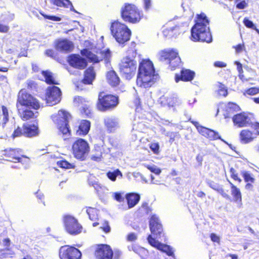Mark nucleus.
I'll return each instance as SVG.
<instances>
[{
    "label": "nucleus",
    "mask_w": 259,
    "mask_h": 259,
    "mask_svg": "<svg viewBox=\"0 0 259 259\" xmlns=\"http://www.w3.org/2000/svg\"><path fill=\"white\" fill-rule=\"evenodd\" d=\"M71 116L67 111L60 110L53 117V120L56 124L58 134L61 135L65 140L68 139L71 135V130L69 124Z\"/></svg>",
    "instance_id": "5"
},
{
    "label": "nucleus",
    "mask_w": 259,
    "mask_h": 259,
    "mask_svg": "<svg viewBox=\"0 0 259 259\" xmlns=\"http://www.w3.org/2000/svg\"><path fill=\"white\" fill-rule=\"evenodd\" d=\"M41 75L45 78V81L49 85H59V82L56 80L53 73L49 70H43L41 72Z\"/></svg>",
    "instance_id": "34"
},
{
    "label": "nucleus",
    "mask_w": 259,
    "mask_h": 259,
    "mask_svg": "<svg viewBox=\"0 0 259 259\" xmlns=\"http://www.w3.org/2000/svg\"><path fill=\"white\" fill-rule=\"evenodd\" d=\"M138 72L154 75L155 70L152 62L149 59H143L139 63Z\"/></svg>",
    "instance_id": "22"
},
{
    "label": "nucleus",
    "mask_w": 259,
    "mask_h": 259,
    "mask_svg": "<svg viewBox=\"0 0 259 259\" xmlns=\"http://www.w3.org/2000/svg\"><path fill=\"white\" fill-rule=\"evenodd\" d=\"M229 183L233 201L239 204H242V197L240 189L230 181H229Z\"/></svg>",
    "instance_id": "32"
},
{
    "label": "nucleus",
    "mask_w": 259,
    "mask_h": 259,
    "mask_svg": "<svg viewBox=\"0 0 259 259\" xmlns=\"http://www.w3.org/2000/svg\"><path fill=\"white\" fill-rule=\"evenodd\" d=\"M59 257L60 259H81L80 250L74 246L65 245L59 249Z\"/></svg>",
    "instance_id": "14"
},
{
    "label": "nucleus",
    "mask_w": 259,
    "mask_h": 259,
    "mask_svg": "<svg viewBox=\"0 0 259 259\" xmlns=\"http://www.w3.org/2000/svg\"><path fill=\"white\" fill-rule=\"evenodd\" d=\"M255 138V134L248 129H244L240 131L239 140L242 144H248L252 142Z\"/></svg>",
    "instance_id": "29"
},
{
    "label": "nucleus",
    "mask_w": 259,
    "mask_h": 259,
    "mask_svg": "<svg viewBox=\"0 0 259 259\" xmlns=\"http://www.w3.org/2000/svg\"><path fill=\"white\" fill-rule=\"evenodd\" d=\"M81 53L82 55L85 56L87 57L90 62L94 63L100 62V60L98 59V55L96 53V54H94L88 49H84L81 51Z\"/></svg>",
    "instance_id": "36"
},
{
    "label": "nucleus",
    "mask_w": 259,
    "mask_h": 259,
    "mask_svg": "<svg viewBox=\"0 0 259 259\" xmlns=\"http://www.w3.org/2000/svg\"><path fill=\"white\" fill-rule=\"evenodd\" d=\"M244 181L245 183V189L249 191H252L254 190V184L255 183L254 176L249 171L243 170L241 172Z\"/></svg>",
    "instance_id": "23"
},
{
    "label": "nucleus",
    "mask_w": 259,
    "mask_h": 259,
    "mask_svg": "<svg viewBox=\"0 0 259 259\" xmlns=\"http://www.w3.org/2000/svg\"><path fill=\"white\" fill-rule=\"evenodd\" d=\"M179 102L177 98L171 97L167 100V105L169 107H174L179 105Z\"/></svg>",
    "instance_id": "52"
},
{
    "label": "nucleus",
    "mask_w": 259,
    "mask_h": 259,
    "mask_svg": "<svg viewBox=\"0 0 259 259\" xmlns=\"http://www.w3.org/2000/svg\"><path fill=\"white\" fill-rule=\"evenodd\" d=\"M96 76V73L94 67L90 66L85 69L83 72V76L80 82L84 84H92Z\"/></svg>",
    "instance_id": "25"
},
{
    "label": "nucleus",
    "mask_w": 259,
    "mask_h": 259,
    "mask_svg": "<svg viewBox=\"0 0 259 259\" xmlns=\"http://www.w3.org/2000/svg\"><path fill=\"white\" fill-rule=\"evenodd\" d=\"M244 25L248 28H251L255 30L258 33H259V29L256 28L253 23L247 18L245 17L243 20Z\"/></svg>",
    "instance_id": "45"
},
{
    "label": "nucleus",
    "mask_w": 259,
    "mask_h": 259,
    "mask_svg": "<svg viewBox=\"0 0 259 259\" xmlns=\"http://www.w3.org/2000/svg\"><path fill=\"white\" fill-rule=\"evenodd\" d=\"M149 147L155 154H158L159 152V145L158 143H151Z\"/></svg>",
    "instance_id": "53"
},
{
    "label": "nucleus",
    "mask_w": 259,
    "mask_h": 259,
    "mask_svg": "<svg viewBox=\"0 0 259 259\" xmlns=\"http://www.w3.org/2000/svg\"><path fill=\"white\" fill-rule=\"evenodd\" d=\"M141 207L143 211L147 214L151 213L152 210L147 202L143 203Z\"/></svg>",
    "instance_id": "56"
},
{
    "label": "nucleus",
    "mask_w": 259,
    "mask_h": 259,
    "mask_svg": "<svg viewBox=\"0 0 259 259\" xmlns=\"http://www.w3.org/2000/svg\"><path fill=\"white\" fill-rule=\"evenodd\" d=\"M108 83L112 87H117L120 82V79L116 72L113 70L108 71L106 75Z\"/></svg>",
    "instance_id": "31"
},
{
    "label": "nucleus",
    "mask_w": 259,
    "mask_h": 259,
    "mask_svg": "<svg viewBox=\"0 0 259 259\" xmlns=\"http://www.w3.org/2000/svg\"><path fill=\"white\" fill-rule=\"evenodd\" d=\"M40 14L45 18L47 19H49L50 20H52L54 21H59L61 20V18L59 17L56 16H50L47 15L46 14H44L42 13H40Z\"/></svg>",
    "instance_id": "57"
},
{
    "label": "nucleus",
    "mask_w": 259,
    "mask_h": 259,
    "mask_svg": "<svg viewBox=\"0 0 259 259\" xmlns=\"http://www.w3.org/2000/svg\"><path fill=\"white\" fill-rule=\"evenodd\" d=\"M3 112V124H5L9 121V112L7 108L4 106H2Z\"/></svg>",
    "instance_id": "50"
},
{
    "label": "nucleus",
    "mask_w": 259,
    "mask_h": 259,
    "mask_svg": "<svg viewBox=\"0 0 259 259\" xmlns=\"http://www.w3.org/2000/svg\"><path fill=\"white\" fill-rule=\"evenodd\" d=\"M91 127V122L86 119L81 120L77 130L76 131V134L79 136H84L87 135Z\"/></svg>",
    "instance_id": "30"
},
{
    "label": "nucleus",
    "mask_w": 259,
    "mask_h": 259,
    "mask_svg": "<svg viewBox=\"0 0 259 259\" xmlns=\"http://www.w3.org/2000/svg\"><path fill=\"white\" fill-rule=\"evenodd\" d=\"M110 29L112 35L119 44L123 45L130 39L132 32L125 24L114 21L111 23Z\"/></svg>",
    "instance_id": "6"
},
{
    "label": "nucleus",
    "mask_w": 259,
    "mask_h": 259,
    "mask_svg": "<svg viewBox=\"0 0 259 259\" xmlns=\"http://www.w3.org/2000/svg\"><path fill=\"white\" fill-rule=\"evenodd\" d=\"M197 128L198 132L203 136L210 141L221 139L219 133L214 130L200 125L198 121L189 120Z\"/></svg>",
    "instance_id": "17"
},
{
    "label": "nucleus",
    "mask_w": 259,
    "mask_h": 259,
    "mask_svg": "<svg viewBox=\"0 0 259 259\" xmlns=\"http://www.w3.org/2000/svg\"><path fill=\"white\" fill-rule=\"evenodd\" d=\"M121 17L126 22L132 24L140 22L143 15L141 12L134 4L125 3L120 11Z\"/></svg>",
    "instance_id": "9"
},
{
    "label": "nucleus",
    "mask_w": 259,
    "mask_h": 259,
    "mask_svg": "<svg viewBox=\"0 0 259 259\" xmlns=\"http://www.w3.org/2000/svg\"><path fill=\"white\" fill-rule=\"evenodd\" d=\"M154 76L138 72L136 79L137 86L144 89L150 88L154 83Z\"/></svg>",
    "instance_id": "18"
},
{
    "label": "nucleus",
    "mask_w": 259,
    "mask_h": 259,
    "mask_svg": "<svg viewBox=\"0 0 259 259\" xmlns=\"http://www.w3.org/2000/svg\"><path fill=\"white\" fill-rule=\"evenodd\" d=\"M146 167L151 172H154V174H155L156 175H159L161 172V170L158 168H156L155 167L152 166L150 165H147V166H146Z\"/></svg>",
    "instance_id": "62"
},
{
    "label": "nucleus",
    "mask_w": 259,
    "mask_h": 259,
    "mask_svg": "<svg viewBox=\"0 0 259 259\" xmlns=\"http://www.w3.org/2000/svg\"><path fill=\"white\" fill-rule=\"evenodd\" d=\"M98 55V59L100 60V62L104 61L106 64L110 61L111 57V52L109 49H107L105 50H98L96 51Z\"/></svg>",
    "instance_id": "35"
},
{
    "label": "nucleus",
    "mask_w": 259,
    "mask_h": 259,
    "mask_svg": "<svg viewBox=\"0 0 259 259\" xmlns=\"http://www.w3.org/2000/svg\"><path fill=\"white\" fill-rule=\"evenodd\" d=\"M137 239V236L135 233H130L126 236V240L128 241H135Z\"/></svg>",
    "instance_id": "59"
},
{
    "label": "nucleus",
    "mask_w": 259,
    "mask_h": 259,
    "mask_svg": "<svg viewBox=\"0 0 259 259\" xmlns=\"http://www.w3.org/2000/svg\"><path fill=\"white\" fill-rule=\"evenodd\" d=\"M240 110V107L236 103L229 102L225 105L223 114L225 118H229Z\"/></svg>",
    "instance_id": "26"
},
{
    "label": "nucleus",
    "mask_w": 259,
    "mask_h": 259,
    "mask_svg": "<svg viewBox=\"0 0 259 259\" xmlns=\"http://www.w3.org/2000/svg\"><path fill=\"white\" fill-rule=\"evenodd\" d=\"M68 62L71 66L78 69H83L85 68L88 65L87 60L77 54H71L69 55Z\"/></svg>",
    "instance_id": "19"
},
{
    "label": "nucleus",
    "mask_w": 259,
    "mask_h": 259,
    "mask_svg": "<svg viewBox=\"0 0 259 259\" xmlns=\"http://www.w3.org/2000/svg\"><path fill=\"white\" fill-rule=\"evenodd\" d=\"M144 9L146 11H149L152 7L151 0H143Z\"/></svg>",
    "instance_id": "54"
},
{
    "label": "nucleus",
    "mask_w": 259,
    "mask_h": 259,
    "mask_svg": "<svg viewBox=\"0 0 259 259\" xmlns=\"http://www.w3.org/2000/svg\"><path fill=\"white\" fill-rule=\"evenodd\" d=\"M236 7L238 9H243L247 7V3L245 1H241L236 3Z\"/></svg>",
    "instance_id": "58"
},
{
    "label": "nucleus",
    "mask_w": 259,
    "mask_h": 259,
    "mask_svg": "<svg viewBox=\"0 0 259 259\" xmlns=\"http://www.w3.org/2000/svg\"><path fill=\"white\" fill-rule=\"evenodd\" d=\"M195 73L193 71L190 69L182 68L180 74L176 73L175 79L176 82L181 80L183 81H190L192 80L195 76Z\"/></svg>",
    "instance_id": "24"
},
{
    "label": "nucleus",
    "mask_w": 259,
    "mask_h": 259,
    "mask_svg": "<svg viewBox=\"0 0 259 259\" xmlns=\"http://www.w3.org/2000/svg\"><path fill=\"white\" fill-rule=\"evenodd\" d=\"M93 154L91 156V159L94 161H99L102 158L103 147L98 144H95L93 149Z\"/></svg>",
    "instance_id": "37"
},
{
    "label": "nucleus",
    "mask_w": 259,
    "mask_h": 259,
    "mask_svg": "<svg viewBox=\"0 0 259 259\" xmlns=\"http://www.w3.org/2000/svg\"><path fill=\"white\" fill-rule=\"evenodd\" d=\"M40 131L37 122L33 123H24L22 126H17L12 134L13 138L24 136L32 138L39 135Z\"/></svg>",
    "instance_id": "11"
},
{
    "label": "nucleus",
    "mask_w": 259,
    "mask_h": 259,
    "mask_svg": "<svg viewBox=\"0 0 259 259\" xmlns=\"http://www.w3.org/2000/svg\"><path fill=\"white\" fill-rule=\"evenodd\" d=\"M9 26L0 23V32L1 33H8L9 31Z\"/></svg>",
    "instance_id": "61"
},
{
    "label": "nucleus",
    "mask_w": 259,
    "mask_h": 259,
    "mask_svg": "<svg viewBox=\"0 0 259 259\" xmlns=\"http://www.w3.org/2000/svg\"><path fill=\"white\" fill-rule=\"evenodd\" d=\"M259 93V88L251 87L244 91V95L253 96Z\"/></svg>",
    "instance_id": "49"
},
{
    "label": "nucleus",
    "mask_w": 259,
    "mask_h": 259,
    "mask_svg": "<svg viewBox=\"0 0 259 259\" xmlns=\"http://www.w3.org/2000/svg\"><path fill=\"white\" fill-rule=\"evenodd\" d=\"M16 107L19 117L22 120L26 121L37 117L38 112L33 110H39L42 105L37 98L22 89L18 93Z\"/></svg>",
    "instance_id": "1"
},
{
    "label": "nucleus",
    "mask_w": 259,
    "mask_h": 259,
    "mask_svg": "<svg viewBox=\"0 0 259 259\" xmlns=\"http://www.w3.org/2000/svg\"><path fill=\"white\" fill-rule=\"evenodd\" d=\"M62 93L60 89L55 85L48 87L46 90L45 100L49 106L59 103L61 100Z\"/></svg>",
    "instance_id": "15"
},
{
    "label": "nucleus",
    "mask_w": 259,
    "mask_h": 259,
    "mask_svg": "<svg viewBox=\"0 0 259 259\" xmlns=\"http://www.w3.org/2000/svg\"><path fill=\"white\" fill-rule=\"evenodd\" d=\"M104 124L109 133L114 132L118 126V123L114 118H107L104 120Z\"/></svg>",
    "instance_id": "38"
},
{
    "label": "nucleus",
    "mask_w": 259,
    "mask_h": 259,
    "mask_svg": "<svg viewBox=\"0 0 259 259\" xmlns=\"http://www.w3.org/2000/svg\"><path fill=\"white\" fill-rule=\"evenodd\" d=\"M251 127L256 132V134L259 135V122H254L252 123Z\"/></svg>",
    "instance_id": "64"
},
{
    "label": "nucleus",
    "mask_w": 259,
    "mask_h": 259,
    "mask_svg": "<svg viewBox=\"0 0 259 259\" xmlns=\"http://www.w3.org/2000/svg\"><path fill=\"white\" fill-rule=\"evenodd\" d=\"M80 112L82 115L90 117L92 114V110L89 105H84L80 109Z\"/></svg>",
    "instance_id": "46"
},
{
    "label": "nucleus",
    "mask_w": 259,
    "mask_h": 259,
    "mask_svg": "<svg viewBox=\"0 0 259 259\" xmlns=\"http://www.w3.org/2000/svg\"><path fill=\"white\" fill-rule=\"evenodd\" d=\"M45 54L52 58H55L56 57V53L53 49H48L45 51Z\"/></svg>",
    "instance_id": "60"
},
{
    "label": "nucleus",
    "mask_w": 259,
    "mask_h": 259,
    "mask_svg": "<svg viewBox=\"0 0 259 259\" xmlns=\"http://www.w3.org/2000/svg\"><path fill=\"white\" fill-rule=\"evenodd\" d=\"M209 20L203 12L196 14L194 24L191 29V39L194 41L209 43L212 36L209 29Z\"/></svg>",
    "instance_id": "2"
},
{
    "label": "nucleus",
    "mask_w": 259,
    "mask_h": 259,
    "mask_svg": "<svg viewBox=\"0 0 259 259\" xmlns=\"http://www.w3.org/2000/svg\"><path fill=\"white\" fill-rule=\"evenodd\" d=\"M232 119L234 125L238 127H246L249 125V117L244 112L234 115Z\"/></svg>",
    "instance_id": "21"
},
{
    "label": "nucleus",
    "mask_w": 259,
    "mask_h": 259,
    "mask_svg": "<svg viewBox=\"0 0 259 259\" xmlns=\"http://www.w3.org/2000/svg\"><path fill=\"white\" fill-rule=\"evenodd\" d=\"M119 103L118 97L112 94H106L104 92L99 93L96 103L97 109L106 112L115 108Z\"/></svg>",
    "instance_id": "7"
},
{
    "label": "nucleus",
    "mask_w": 259,
    "mask_h": 259,
    "mask_svg": "<svg viewBox=\"0 0 259 259\" xmlns=\"http://www.w3.org/2000/svg\"><path fill=\"white\" fill-rule=\"evenodd\" d=\"M4 245L6 247L5 249H2L0 250L1 253L0 254L1 259H6L10 257L12 258L15 255L14 251L10 247L11 244V240L9 238H5L3 240Z\"/></svg>",
    "instance_id": "27"
},
{
    "label": "nucleus",
    "mask_w": 259,
    "mask_h": 259,
    "mask_svg": "<svg viewBox=\"0 0 259 259\" xmlns=\"http://www.w3.org/2000/svg\"><path fill=\"white\" fill-rule=\"evenodd\" d=\"M102 231L105 233H108L110 232L111 228L109 225V223L105 221L103 223L102 226L100 227Z\"/></svg>",
    "instance_id": "55"
},
{
    "label": "nucleus",
    "mask_w": 259,
    "mask_h": 259,
    "mask_svg": "<svg viewBox=\"0 0 259 259\" xmlns=\"http://www.w3.org/2000/svg\"><path fill=\"white\" fill-rule=\"evenodd\" d=\"M2 156L6 160L14 163H21L27 164L30 162V158L23 154V150L18 148H7L2 151Z\"/></svg>",
    "instance_id": "10"
},
{
    "label": "nucleus",
    "mask_w": 259,
    "mask_h": 259,
    "mask_svg": "<svg viewBox=\"0 0 259 259\" xmlns=\"http://www.w3.org/2000/svg\"><path fill=\"white\" fill-rule=\"evenodd\" d=\"M26 89L29 91L35 89L37 87V83L33 80H28L26 82Z\"/></svg>",
    "instance_id": "51"
},
{
    "label": "nucleus",
    "mask_w": 259,
    "mask_h": 259,
    "mask_svg": "<svg viewBox=\"0 0 259 259\" xmlns=\"http://www.w3.org/2000/svg\"><path fill=\"white\" fill-rule=\"evenodd\" d=\"M149 228L151 234L148 235L147 240L150 245L166 253L168 256H173V251L169 245L159 242L152 237L153 235L156 238H160L164 235L162 225L156 214H153L151 216L149 220Z\"/></svg>",
    "instance_id": "3"
},
{
    "label": "nucleus",
    "mask_w": 259,
    "mask_h": 259,
    "mask_svg": "<svg viewBox=\"0 0 259 259\" xmlns=\"http://www.w3.org/2000/svg\"><path fill=\"white\" fill-rule=\"evenodd\" d=\"M72 153L74 157L83 161L89 153L90 148L88 142L82 138H77L72 144Z\"/></svg>",
    "instance_id": "12"
},
{
    "label": "nucleus",
    "mask_w": 259,
    "mask_h": 259,
    "mask_svg": "<svg viewBox=\"0 0 259 259\" xmlns=\"http://www.w3.org/2000/svg\"><path fill=\"white\" fill-rule=\"evenodd\" d=\"M52 3L53 5L59 7L68 8L70 6V10L76 12L69 0H53Z\"/></svg>",
    "instance_id": "39"
},
{
    "label": "nucleus",
    "mask_w": 259,
    "mask_h": 259,
    "mask_svg": "<svg viewBox=\"0 0 259 259\" xmlns=\"http://www.w3.org/2000/svg\"><path fill=\"white\" fill-rule=\"evenodd\" d=\"M137 55V50H128L127 56L124 57L119 64L120 74L127 80H130L135 74L137 69V61L135 59Z\"/></svg>",
    "instance_id": "4"
},
{
    "label": "nucleus",
    "mask_w": 259,
    "mask_h": 259,
    "mask_svg": "<svg viewBox=\"0 0 259 259\" xmlns=\"http://www.w3.org/2000/svg\"><path fill=\"white\" fill-rule=\"evenodd\" d=\"M167 136L169 137V142L170 144L178 141L181 137L179 132H171L167 134Z\"/></svg>",
    "instance_id": "47"
},
{
    "label": "nucleus",
    "mask_w": 259,
    "mask_h": 259,
    "mask_svg": "<svg viewBox=\"0 0 259 259\" xmlns=\"http://www.w3.org/2000/svg\"><path fill=\"white\" fill-rule=\"evenodd\" d=\"M106 175L108 178L113 182L116 181V178L118 176H122V173L119 169H116L113 171H109L107 172Z\"/></svg>",
    "instance_id": "42"
},
{
    "label": "nucleus",
    "mask_w": 259,
    "mask_h": 259,
    "mask_svg": "<svg viewBox=\"0 0 259 259\" xmlns=\"http://www.w3.org/2000/svg\"><path fill=\"white\" fill-rule=\"evenodd\" d=\"M229 171L230 173V176L232 179L239 183H240L242 182V180L240 178L238 171L234 167H231L229 169Z\"/></svg>",
    "instance_id": "44"
},
{
    "label": "nucleus",
    "mask_w": 259,
    "mask_h": 259,
    "mask_svg": "<svg viewBox=\"0 0 259 259\" xmlns=\"http://www.w3.org/2000/svg\"><path fill=\"white\" fill-rule=\"evenodd\" d=\"M54 47L58 51L68 53L73 49L74 45L71 41L67 39H58L56 40Z\"/></svg>",
    "instance_id": "20"
},
{
    "label": "nucleus",
    "mask_w": 259,
    "mask_h": 259,
    "mask_svg": "<svg viewBox=\"0 0 259 259\" xmlns=\"http://www.w3.org/2000/svg\"><path fill=\"white\" fill-rule=\"evenodd\" d=\"M86 212L89 219L93 221H96L98 218V209L95 207H87Z\"/></svg>",
    "instance_id": "40"
},
{
    "label": "nucleus",
    "mask_w": 259,
    "mask_h": 259,
    "mask_svg": "<svg viewBox=\"0 0 259 259\" xmlns=\"http://www.w3.org/2000/svg\"><path fill=\"white\" fill-rule=\"evenodd\" d=\"M114 198L119 202H123L124 200V198L122 197L121 194L119 192L115 193Z\"/></svg>",
    "instance_id": "63"
},
{
    "label": "nucleus",
    "mask_w": 259,
    "mask_h": 259,
    "mask_svg": "<svg viewBox=\"0 0 259 259\" xmlns=\"http://www.w3.org/2000/svg\"><path fill=\"white\" fill-rule=\"evenodd\" d=\"M63 226L65 231L72 236L80 234L83 230L82 225L74 217L65 214L63 217Z\"/></svg>",
    "instance_id": "13"
},
{
    "label": "nucleus",
    "mask_w": 259,
    "mask_h": 259,
    "mask_svg": "<svg viewBox=\"0 0 259 259\" xmlns=\"http://www.w3.org/2000/svg\"><path fill=\"white\" fill-rule=\"evenodd\" d=\"M218 93L220 96L226 97L228 95V90L222 83H219Z\"/></svg>",
    "instance_id": "48"
},
{
    "label": "nucleus",
    "mask_w": 259,
    "mask_h": 259,
    "mask_svg": "<svg viewBox=\"0 0 259 259\" xmlns=\"http://www.w3.org/2000/svg\"><path fill=\"white\" fill-rule=\"evenodd\" d=\"M94 254L96 259H112L113 251L109 245L98 244L95 246Z\"/></svg>",
    "instance_id": "16"
},
{
    "label": "nucleus",
    "mask_w": 259,
    "mask_h": 259,
    "mask_svg": "<svg viewBox=\"0 0 259 259\" xmlns=\"http://www.w3.org/2000/svg\"><path fill=\"white\" fill-rule=\"evenodd\" d=\"M127 248L129 251H133L141 256L142 253L146 252V250L144 248L141 247L136 244H132L128 246Z\"/></svg>",
    "instance_id": "43"
},
{
    "label": "nucleus",
    "mask_w": 259,
    "mask_h": 259,
    "mask_svg": "<svg viewBox=\"0 0 259 259\" xmlns=\"http://www.w3.org/2000/svg\"><path fill=\"white\" fill-rule=\"evenodd\" d=\"M181 28L179 26H164L162 33L166 38H170L176 37L181 33Z\"/></svg>",
    "instance_id": "28"
},
{
    "label": "nucleus",
    "mask_w": 259,
    "mask_h": 259,
    "mask_svg": "<svg viewBox=\"0 0 259 259\" xmlns=\"http://www.w3.org/2000/svg\"><path fill=\"white\" fill-rule=\"evenodd\" d=\"M125 198L128 205V207L131 208L134 207L140 201V196L135 193H129L126 194Z\"/></svg>",
    "instance_id": "33"
},
{
    "label": "nucleus",
    "mask_w": 259,
    "mask_h": 259,
    "mask_svg": "<svg viewBox=\"0 0 259 259\" xmlns=\"http://www.w3.org/2000/svg\"><path fill=\"white\" fill-rule=\"evenodd\" d=\"M158 58L160 61L165 62L168 64L171 70H174L178 68L181 63L179 53L175 49L161 50L158 53Z\"/></svg>",
    "instance_id": "8"
},
{
    "label": "nucleus",
    "mask_w": 259,
    "mask_h": 259,
    "mask_svg": "<svg viewBox=\"0 0 259 259\" xmlns=\"http://www.w3.org/2000/svg\"><path fill=\"white\" fill-rule=\"evenodd\" d=\"M57 164L59 167L64 169H72L75 167L73 163H70L65 159L58 161Z\"/></svg>",
    "instance_id": "41"
}]
</instances>
